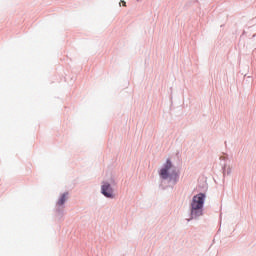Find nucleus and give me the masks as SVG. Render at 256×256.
Instances as JSON below:
<instances>
[{"mask_svg":"<svg viewBox=\"0 0 256 256\" xmlns=\"http://www.w3.org/2000/svg\"><path fill=\"white\" fill-rule=\"evenodd\" d=\"M205 203V194L199 193L192 198L190 204L191 219H197L203 215V205Z\"/></svg>","mask_w":256,"mask_h":256,"instance_id":"f257e3e1","label":"nucleus"},{"mask_svg":"<svg viewBox=\"0 0 256 256\" xmlns=\"http://www.w3.org/2000/svg\"><path fill=\"white\" fill-rule=\"evenodd\" d=\"M159 175L162 179H177V170L173 167L171 160H167Z\"/></svg>","mask_w":256,"mask_h":256,"instance_id":"f03ea898","label":"nucleus"},{"mask_svg":"<svg viewBox=\"0 0 256 256\" xmlns=\"http://www.w3.org/2000/svg\"><path fill=\"white\" fill-rule=\"evenodd\" d=\"M102 194L105 197H108V198L112 199V197H113V188H111V184L105 183L102 186Z\"/></svg>","mask_w":256,"mask_h":256,"instance_id":"7ed1b4c3","label":"nucleus"},{"mask_svg":"<svg viewBox=\"0 0 256 256\" xmlns=\"http://www.w3.org/2000/svg\"><path fill=\"white\" fill-rule=\"evenodd\" d=\"M65 201H67V193L62 194V196L57 202V205H65Z\"/></svg>","mask_w":256,"mask_h":256,"instance_id":"20e7f679","label":"nucleus"},{"mask_svg":"<svg viewBox=\"0 0 256 256\" xmlns=\"http://www.w3.org/2000/svg\"><path fill=\"white\" fill-rule=\"evenodd\" d=\"M120 3H122L123 7H126V6H127V3H126L125 1H123V0H121Z\"/></svg>","mask_w":256,"mask_h":256,"instance_id":"39448f33","label":"nucleus"}]
</instances>
